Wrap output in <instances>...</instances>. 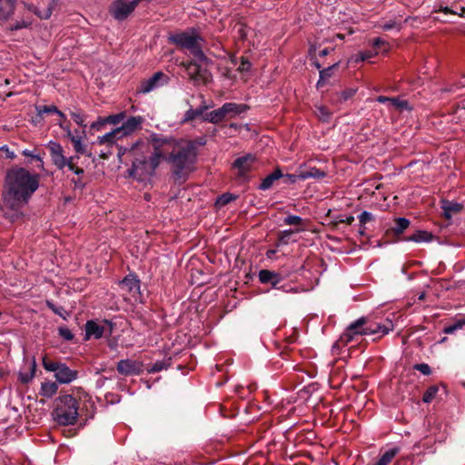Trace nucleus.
Listing matches in <instances>:
<instances>
[{
    "mask_svg": "<svg viewBox=\"0 0 465 465\" xmlns=\"http://www.w3.org/2000/svg\"><path fill=\"white\" fill-rule=\"evenodd\" d=\"M152 143L143 141L135 143L132 149L134 159L129 169V175L141 183H148L155 174L163 154L160 145L167 143V139H160L156 134L152 136Z\"/></svg>",
    "mask_w": 465,
    "mask_h": 465,
    "instance_id": "obj_1",
    "label": "nucleus"
},
{
    "mask_svg": "<svg viewBox=\"0 0 465 465\" xmlns=\"http://www.w3.org/2000/svg\"><path fill=\"white\" fill-rule=\"evenodd\" d=\"M438 392V388L431 386L427 389V391L424 392L422 401L426 403H430L436 396Z\"/></svg>",
    "mask_w": 465,
    "mask_h": 465,
    "instance_id": "obj_42",
    "label": "nucleus"
},
{
    "mask_svg": "<svg viewBox=\"0 0 465 465\" xmlns=\"http://www.w3.org/2000/svg\"><path fill=\"white\" fill-rule=\"evenodd\" d=\"M315 114L322 122H328L331 118L330 111L325 106L322 105L316 107Z\"/></svg>",
    "mask_w": 465,
    "mask_h": 465,
    "instance_id": "obj_38",
    "label": "nucleus"
},
{
    "mask_svg": "<svg viewBox=\"0 0 465 465\" xmlns=\"http://www.w3.org/2000/svg\"><path fill=\"white\" fill-rule=\"evenodd\" d=\"M47 148L50 152L52 163L59 170H64L72 161H74L75 156L66 157L63 146L54 141H50L47 143Z\"/></svg>",
    "mask_w": 465,
    "mask_h": 465,
    "instance_id": "obj_8",
    "label": "nucleus"
},
{
    "mask_svg": "<svg viewBox=\"0 0 465 465\" xmlns=\"http://www.w3.org/2000/svg\"><path fill=\"white\" fill-rule=\"evenodd\" d=\"M143 122V119L142 116H131L126 121L123 123V124L120 127H117V129L120 131L121 136H126L136 131L137 129L141 128V125Z\"/></svg>",
    "mask_w": 465,
    "mask_h": 465,
    "instance_id": "obj_15",
    "label": "nucleus"
},
{
    "mask_svg": "<svg viewBox=\"0 0 465 465\" xmlns=\"http://www.w3.org/2000/svg\"><path fill=\"white\" fill-rule=\"evenodd\" d=\"M22 154L26 157H30L32 160H35L37 162V167L41 170H44V161L39 154H35L33 151L28 149L23 150Z\"/></svg>",
    "mask_w": 465,
    "mask_h": 465,
    "instance_id": "obj_39",
    "label": "nucleus"
},
{
    "mask_svg": "<svg viewBox=\"0 0 465 465\" xmlns=\"http://www.w3.org/2000/svg\"><path fill=\"white\" fill-rule=\"evenodd\" d=\"M58 333L65 341H72L74 339V334L67 327H59Z\"/></svg>",
    "mask_w": 465,
    "mask_h": 465,
    "instance_id": "obj_47",
    "label": "nucleus"
},
{
    "mask_svg": "<svg viewBox=\"0 0 465 465\" xmlns=\"http://www.w3.org/2000/svg\"><path fill=\"white\" fill-rule=\"evenodd\" d=\"M222 108L224 112L225 118H232L247 110V106L245 104L236 103H225L223 104Z\"/></svg>",
    "mask_w": 465,
    "mask_h": 465,
    "instance_id": "obj_18",
    "label": "nucleus"
},
{
    "mask_svg": "<svg viewBox=\"0 0 465 465\" xmlns=\"http://www.w3.org/2000/svg\"><path fill=\"white\" fill-rule=\"evenodd\" d=\"M123 136L120 135V131L115 128L102 136H98L96 143L101 145L113 146Z\"/></svg>",
    "mask_w": 465,
    "mask_h": 465,
    "instance_id": "obj_19",
    "label": "nucleus"
},
{
    "mask_svg": "<svg viewBox=\"0 0 465 465\" xmlns=\"http://www.w3.org/2000/svg\"><path fill=\"white\" fill-rule=\"evenodd\" d=\"M200 63V61L194 59L193 61L184 64L188 75L194 82H205L209 78L207 70L203 68Z\"/></svg>",
    "mask_w": 465,
    "mask_h": 465,
    "instance_id": "obj_12",
    "label": "nucleus"
},
{
    "mask_svg": "<svg viewBox=\"0 0 465 465\" xmlns=\"http://www.w3.org/2000/svg\"><path fill=\"white\" fill-rule=\"evenodd\" d=\"M432 239V234L426 231H418L411 235L407 241L414 242H428Z\"/></svg>",
    "mask_w": 465,
    "mask_h": 465,
    "instance_id": "obj_32",
    "label": "nucleus"
},
{
    "mask_svg": "<svg viewBox=\"0 0 465 465\" xmlns=\"http://www.w3.org/2000/svg\"><path fill=\"white\" fill-rule=\"evenodd\" d=\"M414 369L421 372L423 375H430L431 373V369L427 363L416 364Z\"/></svg>",
    "mask_w": 465,
    "mask_h": 465,
    "instance_id": "obj_52",
    "label": "nucleus"
},
{
    "mask_svg": "<svg viewBox=\"0 0 465 465\" xmlns=\"http://www.w3.org/2000/svg\"><path fill=\"white\" fill-rule=\"evenodd\" d=\"M410 225L407 218L399 217L395 220V227L393 229L396 234H401Z\"/></svg>",
    "mask_w": 465,
    "mask_h": 465,
    "instance_id": "obj_34",
    "label": "nucleus"
},
{
    "mask_svg": "<svg viewBox=\"0 0 465 465\" xmlns=\"http://www.w3.org/2000/svg\"><path fill=\"white\" fill-rule=\"evenodd\" d=\"M224 119H225V115H224V112L223 111L222 107H220L216 110H213L210 113H207L203 116V121L208 122L211 124H219Z\"/></svg>",
    "mask_w": 465,
    "mask_h": 465,
    "instance_id": "obj_27",
    "label": "nucleus"
},
{
    "mask_svg": "<svg viewBox=\"0 0 465 465\" xmlns=\"http://www.w3.org/2000/svg\"><path fill=\"white\" fill-rule=\"evenodd\" d=\"M325 176H326V173L323 171H321L320 169H317L315 167L311 168L308 171H301L300 172V180H306L309 178L321 179Z\"/></svg>",
    "mask_w": 465,
    "mask_h": 465,
    "instance_id": "obj_31",
    "label": "nucleus"
},
{
    "mask_svg": "<svg viewBox=\"0 0 465 465\" xmlns=\"http://www.w3.org/2000/svg\"><path fill=\"white\" fill-rule=\"evenodd\" d=\"M465 326V318L457 320L453 324L446 326L443 332L446 334H453L457 331L461 330Z\"/></svg>",
    "mask_w": 465,
    "mask_h": 465,
    "instance_id": "obj_36",
    "label": "nucleus"
},
{
    "mask_svg": "<svg viewBox=\"0 0 465 465\" xmlns=\"http://www.w3.org/2000/svg\"><path fill=\"white\" fill-rule=\"evenodd\" d=\"M259 280L262 283H271L272 287L276 288L277 284L280 282L281 277L274 272L261 270L259 272Z\"/></svg>",
    "mask_w": 465,
    "mask_h": 465,
    "instance_id": "obj_23",
    "label": "nucleus"
},
{
    "mask_svg": "<svg viewBox=\"0 0 465 465\" xmlns=\"http://www.w3.org/2000/svg\"><path fill=\"white\" fill-rule=\"evenodd\" d=\"M368 320L365 317H361L351 322L341 336V340L345 342H351L357 335H368L364 331L368 328Z\"/></svg>",
    "mask_w": 465,
    "mask_h": 465,
    "instance_id": "obj_10",
    "label": "nucleus"
},
{
    "mask_svg": "<svg viewBox=\"0 0 465 465\" xmlns=\"http://www.w3.org/2000/svg\"><path fill=\"white\" fill-rule=\"evenodd\" d=\"M135 143L132 144L130 147L120 146L118 148V156L123 157L124 155H128L131 159H134V153L132 149L134 147Z\"/></svg>",
    "mask_w": 465,
    "mask_h": 465,
    "instance_id": "obj_48",
    "label": "nucleus"
},
{
    "mask_svg": "<svg viewBox=\"0 0 465 465\" xmlns=\"http://www.w3.org/2000/svg\"><path fill=\"white\" fill-rule=\"evenodd\" d=\"M71 116L74 121L80 126H85L84 121L86 119L85 114H84L81 111L71 112Z\"/></svg>",
    "mask_w": 465,
    "mask_h": 465,
    "instance_id": "obj_44",
    "label": "nucleus"
},
{
    "mask_svg": "<svg viewBox=\"0 0 465 465\" xmlns=\"http://www.w3.org/2000/svg\"><path fill=\"white\" fill-rule=\"evenodd\" d=\"M58 125L66 132V135L72 142L74 151L78 153H85L87 145L82 142V138L73 134L69 125H64L63 123H59Z\"/></svg>",
    "mask_w": 465,
    "mask_h": 465,
    "instance_id": "obj_16",
    "label": "nucleus"
},
{
    "mask_svg": "<svg viewBox=\"0 0 465 465\" xmlns=\"http://www.w3.org/2000/svg\"><path fill=\"white\" fill-rule=\"evenodd\" d=\"M46 306L54 312L55 313V310L59 308V306H56L54 302L50 301H46Z\"/></svg>",
    "mask_w": 465,
    "mask_h": 465,
    "instance_id": "obj_63",
    "label": "nucleus"
},
{
    "mask_svg": "<svg viewBox=\"0 0 465 465\" xmlns=\"http://www.w3.org/2000/svg\"><path fill=\"white\" fill-rule=\"evenodd\" d=\"M66 167L76 175H81L84 173V170L82 168L76 167L74 161H72V163H70Z\"/></svg>",
    "mask_w": 465,
    "mask_h": 465,
    "instance_id": "obj_55",
    "label": "nucleus"
},
{
    "mask_svg": "<svg viewBox=\"0 0 465 465\" xmlns=\"http://www.w3.org/2000/svg\"><path fill=\"white\" fill-rule=\"evenodd\" d=\"M57 1L58 0H51L47 7L44 10H40L33 5H27L26 7L28 10L34 12L39 18L48 19L51 16L54 8L57 5Z\"/></svg>",
    "mask_w": 465,
    "mask_h": 465,
    "instance_id": "obj_21",
    "label": "nucleus"
},
{
    "mask_svg": "<svg viewBox=\"0 0 465 465\" xmlns=\"http://www.w3.org/2000/svg\"><path fill=\"white\" fill-rule=\"evenodd\" d=\"M171 365V358L163 359L161 361H156L153 362L148 369V372L150 373H155L159 372L161 371L168 369V367Z\"/></svg>",
    "mask_w": 465,
    "mask_h": 465,
    "instance_id": "obj_33",
    "label": "nucleus"
},
{
    "mask_svg": "<svg viewBox=\"0 0 465 465\" xmlns=\"http://www.w3.org/2000/svg\"><path fill=\"white\" fill-rule=\"evenodd\" d=\"M119 288L125 301L134 302L141 301L140 281L135 275L129 274L120 281Z\"/></svg>",
    "mask_w": 465,
    "mask_h": 465,
    "instance_id": "obj_7",
    "label": "nucleus"
},
{
    "mask_svg": "<svg viewBox=\"0 0 465 465\" xmlns=\"http://www.w3.org/2000/svg\"><path fill=\"white\" fill-rule=\"evenodd\" d=\"M196 157V142L184 140L173 146L165 160L171 165V171L175 180L185 181L189 173L193 171Z\"/></svg>",
    "mask_w": 465,
    "mask_h": 465,
    "instance_id": "obj_3",
    "label": "nucleus"
},
{
    "mask_svg": "<svg viewBox=\"0 0 465 465\" xmlns=\"http://www.w3.org/2000/svg\"><path fill=\"white\" fill-rule=\"evenodd\" d=\"M169 82V77L163 72H156L150 78L141 82L137 88L139 94H148L157 88H160Z\"/></svg>",
    "mask_w": 465,
    "mask_h": 465,
    "instance_id": "obj_9",
    "label": "nucleus"
},
{
    "mask_svg": "<svg viewBox=\"0 0 465 465\" xmlns=\"http://www.w3.org/2000/svg\"><path fill=\"white\" fill-rule=\"evenodd\" d=\"M441 208L443 210L444 216L447 219H450L453 214L458 213L462 210L463 205L457 202L445 200L441 202Z\"/></svg>",
    "mask_w": 465,
    "mask_h": 465,
    "instance_id": "obj_22",
    "label": "nucleus"
},
{
    "mask_svg": "<svg viewBox=\"0 0 465 465\" xmlns=\"http://www.w3.org/2000/svg\"><path fill=\"white\" fill-rule=\"evenodd\" d=\"M351 59H352V61H353L354 63H361V62L365 61V60H364V57H363V54H361V53H359V54H355Z\"/></svg>",
    "mask_w": 465,
    "mask_h": 465,
    "instance_id": "obj_62",
    "label": "nucleus"
},
{
    "mask_svg": "<svg viewBox=\"0 0 465 465\" xmlns=\"http://www.w3.org/2000/svg\"><path fill=\"white\" fill-rule=\"evenodd\" d=\"M55 314L59 315L61 318H63L64 320H66L69 316H70V313L69 312H67L64 307L62 306H59V308L57 310H55Z\"/></svg>",
    "mask_w": 465,
    "mask_h": 465,
    "instance_id": "obj_56",
    "label": "nucleus"
},
{
    "mask_svg": "<svg viewBox=\"0 0 465 465\" xmlns=\"http://www.w3.org/2000/svg\"><path fill=\"white\" fill-rule=\"evenodd\" d=\"M251 68V63L245 59V58H242V61H241V64L238 67V70L240 72H248Z\"/></svg>",
    "mask_w": 465,
    "mask_h": 465,
    "instance_id": "obj_53",
    "label": "nucleus"
},
{
    "mask_svg": "<svg viewBox=\"0 0 465 465\" xmlns=\"http://www.w3.org/2000/svg\"><path fill=\"white\" fill-rule=\"evenodd\" d=\"M444 14H457L461 17L465 18V7L459 6L456 8V10H451L449 7H444L441 9Z\"/></svg>",
    "mask_w": 465,
    "mask_h": 465,
    "instance_id": "obj_51",
    "label": "nucleus"
},
{
    "mask_svg": "<svg viewBox=\"0 0 465 465\" xmlns=\"http://www.w3.org/2000/svg\"><path fill=\"white\" fill-rule=\"evenodd\" d=\"M284 175L282 174V171L279 168H277L272 173L268 174L264 179H262L258 188L262 191L269 190L270 188H272L275 181L279 180Z\"/></svg>",
    "mask_w": 465,
    "mask_h": 465,
    "instance_id": "obj_24",
    "label": "nucleus"
},
{
    "mask_svg": "<svg viewBox=\"0 0 465 465\" xmlns=\"http://www.w3.org/2000/svg\"><path fill=\"white\" fill-rule=\"evenodd\" d=\"M207 105H202L196 109L190 108L187 110L183 116V122L193 121L195 118L203 115V113L208 109Z\"/></svg>",
    "mask_w": 465,
    "mask_h": 465,
    "instance_id": "obj_30",
    "label": "nucleus"
},
{
    "mask_svg": "<svg viewBox=\"0 0 465 465\" xmlns=\"http://www.w3.org/2000/svg\"><path fill=\"white\" fill-rule=\"evenodd\" d=\"M79 403L70 394H64L55 400V406L53 411L54 420L59 425L74 424L78 418Z\"/></svg>",
    "mask_w": 465,
    "mask_h": 465,
    "instance_id": "obj_5",
    "label": "nucleus"
},
{
    "mask_svg": "<svg viewBox=\"0 0 465 465\" xmlns=\"http://www.w3.org/2000/svg\"><path fill=\"white\" fill-rule=\"evenodd\" d=\"M390 104L393 108L398 109L400 111L411 109L409 106V103L406 100H401L396 97H391Z\"/></svg>",
    "mask_w": 465,
    "mask_h": 465,
    "instance_id": "obj_37",
    "label": "nucleus"
},
{
    "mask_svg": "<svg viewBox=\"0 0 465 465\" xmlns=\"http://www.w3.org/2000/svg\"><path fill=\"white\" fill-rule=\"evenodd\" d=\"M289 181L292 183H296L298 180H300V172L298 173H293V174H286L285 175Z\"/></svg>",
    "mask_w": 465,
    "mask_h": 465,
    "instance_id": "obj_60",
    "label": "nucleus"
},
{
    "mask_svg": "<svg viewBox=\"0 0 465 465\" xmlns=\"http://www.w3.org/2000/svg\"><path fill=\"white\" fill-rule=\"evenodd\" d=\"M465 86V76L459 82V84H455L450 89L449 92L455 93L459 88Z\"/></svg>",
    "mask_w": 465,
    "mask_h": 465,
    "instance_id": "obj_58",
    "label": "nucleus"
},
{
    "mask_svg": "<svg viewBox=\"0 0 465 465\" xmlns=\"http://www.w3.org/2000/svg\"><path fill=\"white\" fill-rule=\"evenodd\" d=\"M30 25H31L30 21H26V20L16 21L15 24H13L10 26V30L16 31V30L22 29V28H27L28 26H30Z\"/></svg>",
    "mask_w": 465,
    "mask_h": 465,
    "instance_id": "obj_50",
    "label": "nucleus"
},
{
    "mask_svg": "<svg viewBox=\"0 0 465 465\" xmlns=\"http://www.w3.org/2000/svg\"><path fill=\"white\" fill-rule=\"evenodd\" d=\"M254 161V157L252 154H247L237 158L234 161L233 166L243 174L251 168V163Z\"/></svg>",
    "mask_w": 465,
    "mask_h": 465,
    "instance_id": "obj_25",
    "label": "nucleus"
},
{
    "mask_svg": "<svg viewBox=\"0 0 465 465\" xmlns=\"http://www.w3.org/2000/svg\"><path fill=\"white\" fill-rule=\"evenodd\" d=\"M102 326L104 328V335H112L115 323L111 320H104L102 322Z\"/></svg>",
    "mask_w": 465,
    "mask_h": 465,
    "instance_id": "obj_49",
    "label": "nucleus"
},
{
    "mask_svg": "<svg viewBox=\"0 0 465 465\" xmlns=\"http://www.w3.org/2000/svg\"><path fill=\"white\" fill-rule=\"evenodd\" d=\"M117 371L125 376L137 375L142 371V364L134 360H121L117 363Z\"/></svg>",
    "mask_w": 465,
    "mask_h": 465,
    "instance_id": "obj_13",
    "label": "nucleus"
},
{
    "mask_svg": "<svg viewBox=\"0 0 465 465\" xmlns=\"http://www.w3.org/2000/svg\"><path fill=\"white\" fill-rule=\"evenodd\" d=\"M104 124H106V122H104V118H99L97 121L94 122L90 127L91 129L99 131Z\"/></svg>",
    "mask_w": 465,
    "mask_h": 465,
    "instance_id": "obj_57",
    "label": "nucleus"
},
{
    "mask_svg": "<svg viewBox=\"0 0 465 465\" xmlns=\"http://www.w3.org/2000/svg\"><path fill=\"white\" fill-rule=\"evenodd\" d=\"M360 225H365L368 222L373 221L374 216L371 213L368 211H363L359 216H358Z\"/></svg>",
    "mask_w": 465,
    "mask_h": 465,
    "instance_id": "obj_46",
    "label": "nucleus"
},
{
    "mask_svg": "<svg viewBox=\"0 0 465 465\" xmlns=\"http://www.w3.org/2000/svg\"><path fill=\"white\" fill-rule=\"evenodd\" d=\"M400 452V448L394 447L386 450L377 462L373 465H388L391 462L393 458Z\"/></svg>",
    "mask_w": 465,
    "mask_h": 465,
    "instance_id": "obj_29",
    "label": "nucleus"
},
{
    "mask_svg": "<svg viewBox=\"0 0 465 465\" xmlns=\"http://www.w3.org/2000/svg\"><path fill=\"white\" fill-rule=\"evenodd\" d=\"M385 44H386V42L384 40H382L381 37H377V38L373 39V41H372V46L375 48H378L381 45H385Z\"/></svg>",
    "mask_w": 465,
    "mask_h": 465,
    "instance_id": "obj_61",
    "label": "nucleus"
},
{
    "mask_svg": "<svg viewBox=\"0 0 465 465\" xmlns=\"http://www.w3.org/2000/svg\"><path fill=\"white\" fill-rule=\"evenodd\" d=\"M235 199H236V196L234 194L230 193H225L220 195L216 199L215 205L218 208H222V207L225 206L226 204H228L229 203L234 201Z\"/></svg>",
    "mask_w": 465,
    "mask_h": 465,
    "instance_id": "obj_35",
    "label": "nucleus"
},
{
    "mask_svg": "<svg viewBox=\"0 0 465 465\" xmlns=\"http://www.w3.org/2000/svg\"><path fill=\"white\" fill-rule=\"evenodd\" d=\"M104 335V328L102 323H98L95 321H87L85 323V337L84 340H89L91 337L100 339Z\"/></svg>",
    "mask_w": 465,
    "mask_h": 465,
    "instance_id": "obj_17",
    "label": "nucleus"
},
{
    "mask_svg": "<svg viewBox=\"0 0 465 465\" xmlns=\"http://www.w3.org/2000/svg\"><path fill=\"white\" fill-rule=\"evenodd\" d=\"M58 108L55 105H38L36 106V112L38 115H42L44 114H56Z\"/></svg>",
    "mask_w": 465,
    "mask_h": 465,
    "instance_id": "obj_43",
    "label": "nucleus"
},
{
    "mask_svg": "<svg viewBox=\"0 0 465 465\" xmlns=\"http://www.w3.org/2000/svg\"><path fill=\"white\" fill-rule=\"evenodd\" d=\"M169 41L182 49L187 50L194 59L202 64H209L210 59L203 51V39L194 30L173 34Z\"/></svg>",
    "mask_w": 465,
    "mask_h": 465,
    "instance_id": "obj_4",
    "label": "nucleus"
},
{
    "mask_svg": "<svg viewBox=\"0 0 465 465\" xmlns=\"http://www.w3.org/2000/svg\"><path fill=\"white\" fill-rule=\"evenodd\" d=\"M58 390V386L54 381L43 382L40 389V394L45 398H52Z\"/></svg>",
    "mask_w": 465,
    "mask_h": 465,
    "instance_id": "obj_28",
    "label": "nucleus"
},
{
    "mask_svg": "<svg viewBox=\"0 0 465 465\" xmlns=\"http://www.w3.org/2000/svg\"><path fill=\"white\" fill-rule=\"evenodd\" d=\"M339 67V63H335L332 65L320 70V77L317 82V87L320 88L325 84V83L333 75V73Z\"/></svg>",
    "mask_w": 465,
    "mask_h": 465,
    "instance_id": "obj_26",
    "label": "nucleus"
},
{
    "mask_svg": "<svg viewBox=\"0 0 465 465\" xmlns=\"http://www.w3.org/2000/svg\"><path fill=\"white\" fill-rule=\"evenodd\" d=\"M390 99L391 97H387V96H383V95H380L376 98V101L380 104H385L387 102L390 103Z\"/></svg>",
    "mask_w": 465,
    "mask_h": 465,
    "instance_id": "obj_64",
    "label": "nucleus"
},
{
    "mask_svg": "<svg viewBox=\"0 0 465 465\" xmlns=\"http://www.w3.org/2000/svg\"><path fill=\"white\" fill-rule=\"evenodd\" d=\"M6 185L5 203L11 209L17 210L38 189L39 175L32 174L25 168H15L7 173Z\"/></svg>",
    "mask_w": 465,
    "mask_h": 465,
    "instance_id": "obj_2",
    "label": "nucleus"
},
{
    "mask_svg": "<svg viewBox=\"0 0 465 465\" xmlns=\"http://www.w3.org/2000/svg\"><path fill=\"white\" fill-rule=\"evenodd\" d=\"M381 28L385 31H390L393 28H397L398 31H400V29H401L400 26L397 25V24L394 21H389V22L384 23L381 25Z\"/></svg>",
    "mask_w": 465,
    "mask_h": 465,
    "instance_id": "obj_54",
    "label": "nucleus"
},
{
    "mask_svg": "<svg viewBox=\"0 0 465 465\" xmlns=\"http://www.w3.org/2000/svg\"><path fill=\"white\" fill-rule=\"evenodd\" d=\"M302 217L298 215L290 214L283 219L286 225H300L302 223Z\"/></svg>",
    "mask_w": 465,
    "mask_h": 465,
    "instance_id": "obj_45",
    "label": "nucleus"
},
{
    "mask_svg": "<svg viewBox=\"0 0 465 465\" xmlns=\"http://www.w3.org/2000/svg\"><path fill=\"white\" fill-rule=\"evenodd\" d=\"M361 54H363L364 60L366 61V60H369V59L374 57L375 55H377L378 53L368 50V51L361 52Z\"/></svg>",
    "mask_w": 465,
    "mask_h": 465,
    "instance_id": "obj_59",
    "label": "nucleus"
},
{
    "mask_svg": "<svg viewBox=\"0 0 465 465\" xmlns=\"http://www.w3.org/2000/svg\"><path fill=\"white\" fill-rule=\"evenodd\" d=\"M124 118H125V113L121 112L119 114L104 117V122H106V124H118L121 122H123L124 120Z\"/></svg>",
    "mask_w": 465,
    "mask_h": 465,
    "instance_id": "obj_40",
    "label": "nucleus"
},
{
    "mask_svg": "<svg viewBox=\"0 0 465 465\" xmlns=\"http://www.w3.org/2000/svg\"><path fill=\"white\" fill-rule=\"evenodd\" d=\"M16 0H0V22L6 21L14 13Z\"/></svg>",
    "mask_w": 465,
    "mask_h": 465,
    "instance_id": "obj_20",
    "label": "nucleus"
},
{
    "mask_svg": "<svg viewBox=\"0 0 465 465\" xmlns=\"http://www.w3.org/2000/svg\"><path fill=\"white\" fill-rule=\"evenodd\" d=\"M136 0H115L111 6L112 15L119 21H123L135 9Z\"/></svg>",
    "mask_w": 465,
    "mask_h": 465,
    "instance_id": "obj_11",
    "label": "nucleus"
},
{
    "mask_svg": "<svg viewBox=\"0 0 465 465\" xmlns=\"http://www.w3.org/2000/svg\"><path fill=\"white\" fill-rule=\"evenodd\" d=\"M301 232V229H289V230H284V231H282L280 232V236H279V240L281 242L282 244H288L289 243V241H290V237L293 234V233H296V232Z\"/></svg>",
    "mask_w": 465,
    "mask_h": 465,
    "instance_id": "obj_41",
    "label": "nucleus"
},
{
    "mask_svg": "<svg viewBox=\"0 0 465 465\" xmlns=\"http://www.w3.org/2000/svg\"><path fill=\"white\" fill-rule=\"evenodd\" d=\"M43 366L47 371L54 373L56 381L60 384H68L77 378V371L70 369L65 363L49 361L43 357Z\"/></svg>",
    "mask_w": 465,
    "mask_h": 465,
    "instance_id": "obj_6",
    "label": "nucleus"
},
{
    "mask_svg": "<svg viewBox=\"0 0 465 465\" xmlns=\"http://www.w3.org/2000/svg\"><path fill=\"white\" fill-rule=\"evenodd\" d=\"M368 328L367 331L364 332L369 335H374L378 334L379 337L384 336L388 334L390 331H391L394 329L393 322L386 319L383 322L381 323H369L368 322Z\"/></svg>",
    "mask_w": 465,
    "mask_h": 465,
    "instance_id": "obj_14",
    "label": "nucleus"
}]
</instances>
